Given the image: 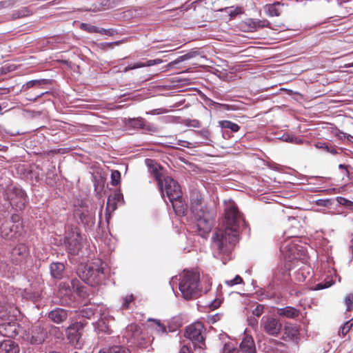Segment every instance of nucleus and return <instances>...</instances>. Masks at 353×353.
Segmentation results:
<instances>
[{
	"instance_id": "nucleus-53",
	"label": "nucleus",
	"mask_w": 353,
	"mask_h": 353,
	"mask_svg": "<svg viewBox=\"0 0 353 353\" xmlns=\"http://www.w3.org/2000/svg\"><path fill=\"white\" fill-rule=\"evenodd\" d=\"M270 22L267 20H259L256 22V26L259 28L270 27Z\"/></svg>"
},
{
	"instance_id": "nucleus-57",
	"label": "nucleus",
	"mask_w": 353,
	"mask_h": 353,
	"mask_svg": "<svg viewBox=\"0 0 353 353\" xmlns=\"http://www.w3.org/2000/svg\"><path fill=\"white\" fill-rule=\"evenodd\" d=\"M133 65H134V69L145 67V63H141V62L134 63V64H133Z\"/></svg>"
},
{
	"instance_id": "nucleus-45",
	"label": "nucleus",
	"mask_w": 353,
	"mask_h": 353,
	"mask_svg": "<svg viewBox=\"0 0 353 353\" xmlns=\"http://www.w3.org/2000/svg\"><path fill=\"white\" fill-rule=\"evenodd\" d=\"M190 58V56L188 54L183 55V56H180L176 59H175L174 61L170 62L169 63V65L170 66H173V65H174L176 64H178V63H181V62H182V61H183L185 60H187V59H188Z\"/></svg>"
},
{
	"instance_id": "nucleus-17",
	"label": "nucleus",
	"mask_w": 353,
	"mask_h": 353,
	"mask_svg": "<svg viewBox=\"0 0 353 353\" xmlns=\"http://www.w3.org/2000/svg\"><path fill=\"white\" fill-rule=\"evenodd\" d=\"M241 353H256V345L253 337L245 335L239 345Z\"/></svg>"
},
{
	"instance_id": "nucleus-4",
	"label": "nucleus",
	"mask_w": 353,
	"mask_h": 353,
	"mask_svg": "<svg viewBox=\"0 0 353 353\" xmlns=\"http://www.w3.org/2000/svg\"><path fill=\"white\" fill-rule=\"evenodd\" d=\"M77 274L82 281L92 286L101 284L105 276L100 261L81 265L78 268Z\"/></svg>"
},
{
	"instance_id": "nucleus-15",
	"label": "nucleus",
	"mask_w": 353,
	"mask_h": 353,
	"mask_svg": "<svg viewBox=\"0 0 353 353\" xmlns=\"http://www.w3.org/2000/svg\"><path fill=\"white\" fill-rule=\"evenodd\" d=\"M299 339V330L297 325L291 323L285 324L283 330L282 339L285 341H295Z\"/></svg>"
},
{
	"instance_id": "nucleus-33",
	"label": "nucleus",
	"mask_w": 353,
	"mask_h": 353,
	"mask_svg": "<svg viewBox=\"0 0 353 353\" xmlns=\"http://www.w3.org/2000/svg\"><path fill=\"white\" fill-rule=\"evenodd\" d=\"M121 179V174L118 170H113L111 173V184L114 186L119 183Z\"/></svg>"
},
{
	"instance_id": "nucleus-47",
	"label": "nucleus",
	"mask_w": 353,
	"mask_h": 353,
	"mask_svg": "<svg viewBox=\"0 0 353 353\" xmlns=\"http://www.w3.org/2000/svg\"><path fill=\"white\" fill-rule=\"evenodd\" d=\"M168 112H169V110H167L166 108H161L154 109V110L147 112V114H161L168 113Z\"/></svg>"
},
{
	"instance_id": "nucleus-27",
	"label": "nucleus",
	"mask_w": 353,
	"mask_h": 353,
	"mask_svg": "<svg viewBox=\"0 0 353 353\" xmlns=\"http://www.w3.org/2000/svg\"><path fill=\"white\" fill-rule=\"evenodd\" d=\"M315 146L318 149L323 150L326 151L327 152H329L332 154H337L336 149L334 146L330 145L327 143L324 142H318L315 144Z\"/></svg>"
},
{
	"instance_id": "nucleus-34",
	"label": "nucleus",
	"mask_w": 353,
	"mask_h": 353,
	"mask_svg": "<svg viewBox=\"0 0 353 353\" xmlns=\"http://www.w3.org/2000/svg\"><path fill=\"white\" fill-rule=\"evenodd\" d=\"M148 321H152L154 323L157 332H159V333L166 332L165 326L164 325H163L159 320L149 319Z\"/></svg>"
},
{
	"instance_id": "nucleus-54",
	"label": "nucleus",
	"mask_w": 353,
	"mask_h": 353,
	"mask_svg": "<svg viewBox=\"0 0 353 353\" xmlns=\"http://www.w3.org/2000/svg\"><path fill=\"white\" fill-rule=\"evenodd\" d=\"M177 145L182 146V147L190 148V145H191V143L187 141L178 140Z\"/></svg>"
},
{
	"instance_id": "nucleus-30",
	"label": "nucleus",
	"mask_w": 353,
	"mask_h": 353,
	"mask_svg": "<svg viewBox=\"0 0 353 353\" xmlns=\"http://www.w3.org/2000/svg\"><path fill=\"white\" fill-rule=\"evenodd\" d=\"M353 326V319L350 321L345 322L339 330V334H341L343 336H345L351 328Z\"/></svg>"
},
{
	"instance_id": "nucleus-25",
	"label": "nucleus",
	"mask_w": 353,
	"mask_h": 353,
	"mask_svg": "<svg viewBox=\"0 0 353 353\" xmlns=\"http://www.w3.org/2000/svg\"><path fill=\"white\" fill-rule=\"evenodd\" d=\"M129 350L125 349L121 345H113L111 347H105L101 350L99 353H129Z\"/></svg>"
},
{
	"instance_id": "nucleus-56",
	"label": "nucleus",
	"mask_w": 353,
	"mask_h": 353,
	"mask_svg": "<svg viewBox=\"0 0 353 353\" xmlns=\"http://www.w3.org/2000/svg\"><path fill=\"white\" fill-rule=\"evenodd\" d=\"M179 353H190V350L187 345H183L179 350Z\"/></svg>"
},
{
	"instance_id": "nucleus-63",
	"label": "nucleus",
	"mask_w": 353,
	"mask_h": 353,
	"mask_svg": "<svg viewBox=\"0 0 353 353\" xmlns=\"http://www.w3.org/2000/svg\"><path fill=\"white\" fill-rule=\"evenodd\" d=\"M272 341L277 345H279V346H284V343L281 342V341H276V340H274V339H272Z\"/></svg>"
},
{
	"instance_id": "nucleus-29",
	"label": "nucleus",
	"mask_w": 353,
	"mask_h": 353,
	"mask_svg": "<svg viewBox=\"0 0 353 353\" xmlns=\"http://www.w3.org/2000/svg\"><path fill=\"white\" fill-rule=\"evenodd\" d=\"M32 14V12L27 7H23L21 9L15 11L12 14L13 19H18L29 16Z\"/></svg>"
},
{
	"instance_id": "nucleus-38",
	"label": "nucleus",
	"mask_w": 353,
	"mask_h": 353,
	"mask_svg": "<svg viewBox=\"0 0 353 353\" xmlns=\"http://www.w3.org/2000/svg\"><path fill=\"white\" fill-rule=\"evenodd\" d=\"M183 123L188 127L199 128L201 123L196 119H184Z\"/></svg>"
},
{
	"instance_id": "nucleus-64",
	"label": "nucleus",
	"mask_w": 353,
	"mask_h": 353,
	"mask_svg": "<svg viewBox=\"0 0 353 353\" xmlns=\"http://www.w3.org/2000/svg\"><path fill=\"white\" fill-rule=\"evenodd\" d=\"M134 68L133 65H129L124 68V72H128V70H134Z\"/></svg>"
},
{
	"instance_id": "nucleus-21",
	"label": "nucleus",
	"mask_w": 353,
	"mask_h": 353,
	"mask_svg": "<svg viewBox=\"0 0 353 353\" xmlns=\"http://www.w3.org/2000/svg\"><path fill=\"white\" fill-rule=\"evenodd\" d=\"M19 346L11 340H6L0 343V353H18Z\"/></svg>"
},
{
	"instance_id": "nucleus-3",
	"label": "nucleus",
	"mask_w": 353,
	"mask_h": 353,
	"mask_svg": "<svg viewBox=\"0 0 353 353\" xmlns=\"http://www.w3.org/2000/svg\"><path fill=\"white\" fill-rule=\"evenodd\" d=\"M190 208L196 221L197 230L204 237L211 230L213 214L202 205V201L199 198L192 200Z\"/></svg>"
},
{
	"instance_id": "nucleus-11",
	"label": "nucleus",
	"mask_w": 353,
	"mask_h": 353,
	"mask_svg": "<svg viewBox=\"0 0 353 353\" xmlns=\"http://www.w3.org/2000/svg\"><path fill=\"white\" fill-rule=\"evenodd\" d=\"M81 240L79 230L77 227L69 228L65 236V244L70 254L79 253L82 247Z\"/></svg>"
},
{
	"instance_id": "nucleus-28",
	"label": "nucleus",
	"mask_w": 353,
	"mask_h": 353,
	"mask_svg": "<svg viewBox=\"0 0 353 353\" xmlns=\"http://www.w3.org/2000/svg\"><path fill=\"white\" fill-rule=\"evenodd\" d=\"M201 285L200 290L203 291L205 293L208 292L212 285L211 278L208 275L203 276Z\"/></svg>"
},
{
	"instance_id": "nucleus-55",
	"label": "nucleus",
	"mask_w": 353,
	"mask_h": 353,
	"mask_svg": "<svg viewBox=\"0 0 353 353\" xmlns=\"http://www.w3.org/2000/svg\"><path fill=\"white\" fill-rule=\"evenodd\" d=\"M330 286H331V284L319 283V284L316 285V286L315 288V290H322V289H324V288H329Z\"/></svg>"
},
{
	"instance_id": "nucleus-52",
	"label": "nucleus",
	"mask_w": 353,
	"mask_h": 353,
	"mask_svg": "<svg viewBox=\"0 0 353 353\" xmlns=\"http://www.w3.org/2000/svg\"><path fill=\"white\" fill-rule=\"evenodd\" d=\"M336 201L338 202L339 204L346 207L350 200L342 196H337L336 198Z\"/></svg>"
},
{
	"instance_id": "nucleus-46",
	"label": "nucleus",
	"mask_w": 353,
	"mask_h": 353,
	"mask_svg": "<svg viewBox=\"0 0 353 353\" xmlns=\"http://www.w3.org/2000/svg\"><path fill=\"white\" fill-rule=\"evenodd\" d=\"M264 306L261 304H258L256 307L252 310V314L259 317L263 313Z\"/></svg>"
},
{
	"instance_id": "nucleus-10",
	"label": "nucleus",
	"mask_w": 353,
	"mask_h": 353,
	"mask_svg": "<svg viewBox=\"0 0 353 353\" xmlns=\"http://www.w3.org/2000/svg\"><path fill=\"white\" fill-rule=\"evenodd\" d=\"M203 332V325L201 322H196L186 327L185 336L192 342L194 347L203 349L205 347Z\"/></svg>"
},
{
	"instance_id": "nucleus-39",
	"label": "nucleus",
	"mask_w": 353,
	"mask_h": 353,
	"mask_svg": "<svg viewBox=\"0 0 353 353\" xmlns=\"http://www.w3.org/2000/svg\"><path fill=\"white\" fill-rule=\"evenodd\" d=\"M281 139L285 142L289 143H293L295 142L296 143H299L301 142L300 139H298L297 138L293 137L292 135H290L289 134H283V136L281 137Z\"/></svg>"
},
{
	"instance_id": "nucleus-12",
	"label": "nucleus",
	"mask_w": 353,
	"mask_h": 353,
	"mask_svg": "<svg viewBox=\"0 0 353 353\" xmlns=\"http://www.w3.org/2000/svg\"><path fill=\"white\" fill-rule=\"evenodd\" d=\"M28 256V247L25 243H19L12 250L10 259L12 263L21 265L26 263Z\"/></svg>"
},
{
	"instance_id": "nucleus-40",
	"label": "nucleus",
	"mask_w": 353,
	"mask_h": 353,
	"mask_svg": "<svg viewBox=\"0 0 353 353\" xmlns=\"http://www.w3.org/2000/svg\"><path fill=\"white\" fill-rule=\"evenodd\" d=\"M241 283H243V279L239 275H236L233 279L227 280L225 281V283L228 286H233Z\"/></svg>"
},
{
	"instance_id": "nucleus-41",
	"label": "nucleus",
	"mask_w": 353,
	"mask_h": 353,
	"mask_svg": "<svg viewBox=\"0 0 353 353\" xmlns=\"http://www.w3.org/2000/svg\"><path fill=\"white\" fill-rule=\"evenodd\" d=\"M345 303L347 306V310L350 311L353 308V294H349L345 299Z\"/></svg>"
},
{
	"instance_id": "nucleus-18",
	"label": "nucleus",
	"mask_w": 353,
	"mask_h": 353,
	"mask_svg": "<svg viewBox=\"0 0 353 353\" xmlns=\"http://www.w3.org/2000/svg\"><path fill=\"white\" fill-rule=\"evenodd\" d=\"M48 316L52 322L59 324L67 319L68 312L65 309L57 307L50 311Z\"/></svg>"
},
{
	"instance_id": "nucleus-22",
	"label": "nucleus",
	"mask_w": 353,
	"mask_h": 353,
	"mask_svg": "<svg viewBox=\"0 0 353 353\" xmlns=\"http://www.w3.org/2000/svg\"><path fill=\"white\" fill-rule=\"evenodd\" d=\"M50 274L53 278L60 279L62 278L65 265L63 263H52L50 264Z\"/></svg>"
},
{
	"instance_id": "nucleus-60",
	"label": "nucleus",
	"mask_w": 353,
	"mask_h": 353,
	"mask_svg": "<svg viewBox=\"0 0 353 353\" xmlns=\"http://www.w3.org/2000/svg\"><path fill=\"white\" fill-rule=\"evenodd\" d=\"M36 81H39V83H37V85H39L40 86L42 84H44L46 83H47L48 80L46 79H39V80H35Z\"/></svg>"
},
{
	"instance_id": "nucleus-51",
	"label": "nucleus",
	"mask_w": 353,
	"mask_h": 353,
	"mask_svg": "<svg viewBox=\"0 0 353 353\" xmlns=\"http://www.w3.org/2000/svg\"><path fill=\"white\" fill-rule=\"evenodd\" d=\"M335 135H336V136L339 139H344V138H345V137H346L345 134L344 132H343L342 131L339 130H336V133H335ZM352 138H353V137H352V136H351V135H350V134L347 136V139L348 140H350V139H352Z\"/></svg>"
},
{
	"instance_id": "nucleus-26",
	"label": "nucleus",
	"mask_w": 353,
	"mask_h": 353,
	"mask_svg": "<svg viewBox=\"0 0 353 353\" xmlns=\"http://www.w3.org/2000/svg\"><path fill=\"white\" fill-rule=\"evenodd\" d=\"M219 126L223 129H229L232 132H236L239 130L240 127L238 124L228 120H223L219 121Z\"/></svg>"
},
{
	"instance_id": "nucleus-7",
	"label": "nucleus",
	"mask_w": 353,
	"mask_h": 353,
	"mask_svg": "<svg viewBox=\"0 0 353 353\" xmlns=\"http://www.w3.org/2000/svg\"><path fill=\"white\" fill-rule=\"evenodd\" d=\"M280 250L287 262L301 261L303 263L306 260L305 252L303 247L294 241H285L281 245Z\"/></svg>"
},
{
	"instance_id": "nucleus-44",
	"label": "nucleus",
	"mask_w": 353,
	"mask_h": 353,
	"mask_svg": "<svg viewBox=\"0 0 353 353\" xmlns=\"http://www.w3.org/2000/svg\"><path fill=\"white\" fill-rule=\"evenodd\" d=\"M194 133L196 134L197 135H199V137H201V138H203L205 140L210 139L209 137H210V133L208 130H199V131L194 130Z\"/></svg>"
},
{
	"instance_id": "nucleus-19",
	"label": "nucleus",
	"mask_w": 353,
	"mask_h": 353,
	"mask_svg": "<svg viewBox=\"0 0 353 353\" xmlns=\"http://www.w3.org/2000/svg\"><path fill=\"white\" fill-rule=\"evenodd\" d=\"M284 3L276 1L272 4H267L265 6V12L270 17H279L283 12Z\"/></svg>"
},
{
	"instance_id": "nucleus-2",
	"label": "nucleus",
	"mask_w": 353,
	"mask_h": 353,
	"mask_svg": "<svg viewBox=\"0 0 353 353\" xmlns=\"http://www.w3.org/2000/svg\"><path fill=\"white\" fill-rule=\"evenodd\" d=\"M150 172L157 181L163 197L166 194L170 201L181 198L182 192L179 183L170 176L163 177L159 165L150 167Z\"/></svg>"
},
{
	"instance_id": "nucleus-14",
	"label": "nucleus",
	"mask_w": 353,
	"mask_h": 353,
	"mask_svg": "<svg viewBox=\"0 0 353 353\" xmlns=\"http://www.w3.org/2000/svg\"><path fill=\"white\" fill-rule=\"evenodd\" d=\"M86 323L77 322L73 323L67 329L68 338L73 344H79L80 339L82 336V330Z\"/></svg>"
},
{
	"instance_id": "nucleus-16",
	"label": "nucleus",
	"mask_w": 353,
	"mask_h": 353,
	"mask_svg": "<svg viewBox=\"0 0 353 353\" xmlns=\"http://www.w3.org/2000/svg\"><path fill=\"white\" fill-rule=\"evenodd\" d=\"M19 325L15 321L5 322L0 324V334L2 336L14 338L19 333Z\"/></svg>"
},
{
	"instance_id": "nucleus-31",
	"label": "nucleus",
	"mask_w": 353,
	"mask_h": 353,
	"mask_svg": "<svg viewBox=\"0 0 353 353\" xmlns=\"http://www.w3.org/2000/svg\"><path fill=\"white\" fill-rule=\"evenodd\" d=\"M223 353H241L240 349L234 347L231 343H225L223 349Z\"/></svg>"
},
{
	"instance_id": "nucleus-43",
	"label": "nucleus",
	"mask_w": 353,
	"mask_h": 353,
	"mask_svg": "<svg viewBox=\"0 0 353 353\" xmlns=\"http://www.w3.org/2000/svg\"><path fill=\"white\" fill-rule=\"evenodd\" d=\"M316 204L318 206L327 207V206L331 205L332 204V199H318L316 201Z\"/></svg>"
},
{
	"instance_id": "nucleus-20",
	"label": "nucleus",
	"mask_w": 353,
	"mask_h": 353,
	"mask_svg": "<svg viewBox=\"0 0 353 353\" xmlns=\"http://www.w3.org/2000/svg\"><path fill=\"white\" fill-rule=\"evenodd\" d=\"M277 314L279 316H284L288 319H296L300 314V311L295 307L291 306H286L282 308L277 309Z\"/></svg>"
},
{
	"instance_id": "nucleus-48",
	"label": "nucleus",
	"mask_w": 353,
	"mask_h": 353,
	"mask_svg": "<svg viewBox=\"0 0 353 353\" xmlns=\"http://www.w3.org/2000/svg\"><path fill=\"white\" fill-rule=\"evenodd\" d=\"M37 83H39V81H36L34 80L29 81L22 86V90H25L32 88L37 85Z\"/></svg>"
},
{
	"instance_id": "nucleus-1",
	"label": "nucleus",
	"mask_w": 353,
	"mask_h": 353,
	"mask_svg": "<svg viewBox=\"0 0 353 353\" xmlns=\"http://www.w3.org/2000/svg\"><path fill=\"white\" fill-rule=\"evenodd\" d=\"M245 225L242 214L234 203H230L225 209L223 227L217 229L212 237L213 256L215 258L225 263L234 245L239 241L240 229Z\"/></svg>"
},
{
	"instance_id": "nucleus-8",
	"label": "nucleus",
	"mask_w": 353,
	"mask_h": 353,
	"mask_svg": "<svg viewBox=\"0 0 353 353\" xmlns=\"http://www.w3.org/2000/svg\"><path fill=\"white\" fill-rule=\"evenodd\" d=\"M48 332L40 323L32 325L25 332L23 337L27 342L33 345L42 344L48 338Z\"/></svg>"
},
{
	"instance_id": "nucleus-62",
	"label": "nucleus",
	"mask_w": 353,
	"mask_h": 353,
	"mask_svg": "<svg viewBox=\"0 0 353 353\" xmlns=\"http://www.w3.org/2000/svg\"><path fill=\"white\" fill-rule=\"evenodd\" d=\"M239 12H240V9H239V8H237V9H236L234 12H231V13L230 14V15L231 17H234V16H236L237 14H239Z\"/></svg>"
},
{
	"instance_id": "nucleus-37",
	"label": "nucleus",
	"mask_w": 353,
	"mask_h": 353,
	"mask_svg": "<svg viewBox=\"0 0 353 353\" xmlns=\"http://www.w3.org/2000/svg\"><path fill=\"white\" fill-rule=\"evenodd\" d=\"M80 315L86 319H90L94 315V310L90 307H85L79 311Z\"/></svg>"
},
{
	"instance_id": "nucleus-24",
	"label": "nucleus",
	"mask_w": 353,
	"mask_h": 353,
	"mask_svg": "<svg viewBox=\"0 0 353 353\" xmlns=\"http://www.w3.org/2000/svg\"><path fill=\"white\" fill-rule=\"evenodd\" d=\"M126 332L128 333V336H126V337L129 336L130 334V342L135 344L139 340V337L141 334L140 327L137 325H130L126 327Z\"/></svg>"
},
{
	"instance_id": "nucleus-49",
	"label": "nucleus",
	"mask_w": 353,
	"mask_h": 353,
	"mask_svg": "<svg viewBox=\"0 0 353 353\" xmlns=\"http://www.w3.org/2000/svg\"><path fill=\"white\" fill-rule=\"evenodd\" d=\"M221 303V299H216L210 303L209 306H210V309L216 310L220 306Z\"/></svg>"
},
{
	"instance_id": "nucleus-50",
	"label": "nucleus",
	"mask_w": 353,
	"mask_h": 353,
	"mask_svg": "<svg viewBox=\"0 0 353 353\" xmlns=\"http://www.w3.org/2000/svg\"><path fill=\"white\" fill-rule=\"evenodd\" d=\"M163 62V60L161 59H157L154 60H148L147 62L145 63V67L152 66L154 65L159 64Z\"/></svg>"
},
{
	"instance_id": "nucleus-61",
	"label": "nucleus",
	"mask_w": 353,
	"mask_h": 353,
	"mask_svg": "<svg viewBox=\"0 0 353 353\" xmlns=\"http://www.w3.org/2000/svg\"><path fill=\"white\" fill-rule=\"evenodd\" d=\"M8 6H9V3L7 1H1L0 2V9L2 8L8 7Z\"/></svg>"
},
{
	"instance_id": "nucleus-9",
	"label": "nucleus",
	"mask_w": 353,
	"mask_h": 353,
	"mask_svg": "<svg viewBox=\"0 0 353 353\" xmlns=\"http://www.w3.org/2000/svg\"><path fill=\"white\" fill-rule=\"evenodd\" d=\"M6 198L13 208L19 210H23L28 203L27 195L24 190L16 186L7 189Z\"/></svg>"
},
{
	"instance_id": "nucleus-58",
	"label": "nucleus",
	"mask_w": 353,
	"mask_h": 353,
	"mask_svg": "<svg viewBox=\"0 0 353 353\" xmlns=\"http://www.w3.org/2000/svg\"><path fill=\"white\" fill-rule=\"evenodd\" d=\"M339 168L340 169H344L345 170V172H346V175H348L349 174V171H348V169H347V166L345 165H343V164H340L339 165Z\"/></svg>"
},
{
	"instance_id": "nucleus-35",
	"label": "nucleus",
	"mask_w": 353,
	"mask_h": 353,
	"mask_svg": "<svg viewBox=\"0 0 353 353\" xmlns=\"http://www.w3.org/2000/svg\"><path fill=\"white\" fill-rule=\"evenodd\" d=\"M148 321H152L154 323L157 332H159V333L166 332L165 326L164 325H163L159 320L149 319Z\"/></svg>"
},
{
	"instance_id": "nucleus-59",
	"label": "nucleus",
	"mask_w": 353,
	"mask_h": 353,
	"mask_svg": "<svg viewBox=\"0 0 353 353\" xmlns=\"http://www.w3.org/2000/svg\"><path fill=\"white\" fill-rule=\"evenodd\" d=\"M346 208L351 211H353V201H349Z\"/></svg>"
},
{
	"instance_id": "nucleus-13",
	"label": "nucleus",
	"mask_w": 353,
	"mask_h": 353,
	"mask_svg": "<svg viewBox=\"0 0 353 353\" xmlns=\"http://www.w3.org/2000/svg\"><path fill=\"white\" fill-rule=\"evenodd\" d=\"M261 327L264 332L269 335L277 336L282 329L281 321L274 317L263 318L261 321Z\"/></svg>"
},
{
	"instance_id": "nucleus-42",
	"label": "nucleus",
	"mask_w": 353,
	"mask_h": 353,
	"mask_svg": "<svg viewBox=\"0 0 353 353\" xmlns=\"http://www.w3.org/2000/svg\"><path fill=\"white\" fill-rule=\"evenodd\" d=\"M133 299H133L132 294L126 295L125 297H123L122 308L123 309L128 308L130 303L132 302Z\"/></svg>"
},
{
	"instance_id": "nucleus-32",
	"label": "nucleus",
	"mask_w": 353,
	"mask_h": 353,
	"mask_svg": "<svg viewBox=\"0 0 353 353\" xmlns=\"http://www.w3.org/2000/svg\"><path fill=\"white\" fill-rule=\"evenodd\" d=\"M144 119L142 118H137L132 119L129 121V124L130 126L134 128L142 129L143 125Z\"/></svg>"
},
{
	"instance_id": "nucleus-36",
	"label": "nucleus",
	"mask_w": 353,
	"mask_h": 353,
	"mask_svg": "<svg viewBox=\"0 0 353 353\" xmlns=\"http://www.w3.org/2000/svg\"><path fill=\"white\" fill-rule=\"evenodd\" d=\"M142 130L145 132H151V133H154L158 131L157 128L156 126H154L153 124H152L150 123L146 122L145 120L143 122Z\"/></svg>"
},
{
	"instance_id": "nucleus-6",
	"label": "nucleus",
	"mask_w": 353,
	"mask_h": 353,
	"mask_svg": "<svg viewBox=\"0 0 353 353\" xmlns=\"http://www.w3.org/2000/svg\"><path fill=\"white\" fill-rule=\"evenodd\" d=\"M199 276L196 273L188 272L180 279L179 290L185 299L196 298L200 294Z\"/></svg>"
},
{
	"instance_id": "nucleus-23",
	"label": "nucleus",
	"mask_w": 353,
	"mask_h": 353,
	"mask_svg": "<svg viewBox=\"0 0 353 353\" xmlns=\"http://www.w3.org/2000/svg\"><path fill=\"white\" fill-rule=\"evenodd\" d=\"M181 199L182 196L181 198L170 201V202L172 203L174 211L179 216L184 215L187 209L186 205L183 203Z\"/></svg>"
},
{
	"instance_id": "nucleus-5",
	"label": "nucleus",
	"mask_w": 353,
	"mask_h": 353,
	"mask_svg": "<svg viewBox=\"0 0 353 353\" xmlns=\"http://www.w3.org/2000/svg\"><path fill=\"white\" fill-rule=\"evenodd\" d=\"M22 222L19 214H12L10 219H6L0 214V234L5 239H12L21 234Z\"/></svg>"
}]
</instances>
